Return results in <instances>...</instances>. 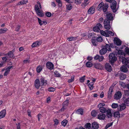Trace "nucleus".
<instances>
[{
    "instance_id": "nucleus-59",
    "label": "nucleus",
    "mask_w": 129,
    "mask_h": 129,
    "mask_svg": "<svg viewBox=\"0 0 129 129\" xmlns=\"http://www.w3.org/2000/svg\"><path fill=\"white\" fill-rule=\"evenodd\" d=\"M55 90V88L52 87H50L48 89V90L50 92H53Z\"/></svg>"
},
{
    "instance_id": "nucleus-61",
    "label": "nucleus",
    "mask_w": 129,
    "mask_h": 129,
    "mask_svg": "<svg viewBox=\"0 0 129 129\" xmlns=\"http://www.w3.org/2000/svg\"><path fill=\"white\" fill-rule=\"evenodd\" d=\"M113 123H109L107 124L105 128L106 129H107L110 127V126H112V125Z\"/></svg>"
},
{
    "instance_id": "nucleus-11",
    "label": "nucleus",
    "mask_w": 129,
    "mask_h": 129,
    "mask_svg": "<svg viewBox=\"0 0 129 129\" xmlns=\"http://www.w3.org/2000/svg\"><path fill=\"white\" fill-rule=\"evenodd\" d=\"M95 12V7L94 6H92L88 9V14H92Z\"/></svg>"
},
{
    "instance_id": "nucleus-37",
    "label": "nucleus",
    "mask_w": 129,
    "mask_h": 129,
    "mask_svg": "<svg viewBox=\"0 0 129 129\" xmlns=\"http://www.w3.org/2000/svg\"><path fill=\"white\" fill-rule=\"evenodd\" d=\"M37 14L39 16L42 17L44 16V14L40 10L37 12Z\"/></svg>"
},
{
    "instance_id": "nucleus-46",
    "label": "nucleus",
    "mask_w": 129,
    "mask_h": 129,
    "mask_svg": "<svg viewBox=\"0 0 129 129\" xmlns=\"http://www.w3.org/2000/svg\"><path fill=\"white\" fill-rule=\"evenodd\" d=\"M107 34L108 35V37L109 36H113L114 35V33L110 30H107Z\"/></svg>"
},
{
    "instance_id": "nucleus-47",
    "label": "nucleus",
    "mask_w": 129,
    "mask_h": 129,
    "mask_svg": "<svg viewBox=\"0 0 129 129\" xmlns=\"http://www.w3.org/2000/svg\"><path fill=\"white\" fill-rule=\"evenodd\" d=\"M74 76L73 75L71 77V78L68 80V82L69 83H71L73 82L74 80Z\"/></svg>"
},
{
    "instance_id": "nucleus-1",
    "label": "nucleus",
    "mask_w": 129,
    "mask_h": 129,
    "mask_svg": "<svg viewBox=\"0 0 129 129\" xmlns=\"http://www.w3.org/2000/svg\"><path fill=\"white\" fill-rule=\"evenodd\" d=\"M108 7V5L107 3L104 4L103 2H101L97 7V9L99 11L103 10L104 12L106 13Z\"/></svg>"
},
{
    "instance_id": "nucleus-30",
    "label": "nucleus",
    "mask_w": 129,
    "mask_h": 129,
    "mask_svg": "<svg viewBox=\"0 0 129 129\" xmlns=\"http://www.w3.org/2000/svg\"><path fill=\"white\" fill-rule=\"evenodd\" d=\"M41 84L43 85H46L47 84V81L45 80L43 78L41 79Z\"/></svg>"
},
{
    "instance_id": "nucleus-3",
    "label": "nucleus",
    "mask_w": 129,
    "mask_h": 129,
    "mask_svg": "<svg viewBox=\"0 0 129 129\" xmlns=\"http://www.w3.org/2000/svg\"><path fill=\"white\" fill-rule=\"evenodd\" d=\"M110 20L107 19H105L104 21V27L107 30H109L111 27L110 24Z\"/></svg>"
},
{
    "instance_id": "nucleus-41",
    "label": "nucleus",
    "mask_w": 129,
    "mask_h": 129,
    "mask_svg": "<svg viewBox=\"0 0 129 129\" xmlns=\"http://www.w3.org/2000/svg\"><path fill=\"white\" fill-rule=\"evenodd\" d=\"M94 67L95 68L99 69L101 68V66L100 64L96 63L94 64Z\"/></svg>"
},
{
    "instance_id": "nucleus-34",
    "label": "nucleus",
    "mask_w": 129,
    "mask_h": 129,
    "mask_svg": "<svg viewBox=\"0 0 129 129\" xmlns=\"http://www.w3.org/2000/svg\"><path fill=\"white\" fill-rule=\"evenodd\" d=\"M54 74L55 76L56 77H61V74L58 72V71H56L54 72Z\"/></svg>"
},
{
    "instance_id": "nucleus-20",
    "label": "nucleus",
    "mask_w": 129,
    "mask_h": 129,
    "mask_svg": "<svg viewBox=\"0 0 129 129\" xmlns=\"http://www.w3.org/2000/svg\"><path fill=\"white\" fill-rule=\"evenodd\" d=\"M106 17L107 19L109 20H112L113 19V16L111 13H108L106 15Z\"/></svg>"
},
{
    "instance_id": "nucleus-54",
    "label": "nucleus",
    "mask_w": 129,
    "mask_h": 129,
    "mask_svg": "<svg viewBox=\"0 0 129 129\" xmlns=\"http://www.w3.org/2000/svg\"><path fill=\"white\" fill-rule=\"evenodd\" d=\"M96 40L99 42H102L103 41L102 38L101 37H98L96 38Z\"/></svg>"
},
{
    "instance_id": "nucleus-28",
    "label": "nucleus",
    "mask_w": 129,
    "mask_h": 129,
    "mask_svg": "<svg viewBox=\"0 0 129 129\" xmlns=\"http://www.w3.org/2000/svg\"><path fill=\"white\" fill-rule=\"evenodd\" d=\"M119 77L120 79L123 80L125 79L126 77V75L123 73H121L119 75Z\"/></svg>"
},
{
    "instance_id": "nucleus-23",
    "label": "nucleus",
    "mask_w": 129,
    "mask_h": 129,
    "mask_svg": "<svg viewBox=\"0 0 129 129\" xmlns=\"http://www.w3.org/2000/svg\"><path fill=\"white\" fill-rule=\"evenodd\" d=\"M107 51V49L106 48L102 49L100 51V53L101 55H103L106 53Z\"/></svg>"
},
{
    "instance_id": "nucleus-14",
    "label": "nucleus",
    "mask_w": 129,
    "mask_h": 129,
    "mask_svg": "<svg viewBox=\"0 0 129 129\" xmlns=\"http://www.w3.org/2000/svg\"><path fill=\"white\" fill-rule=\"evenodd\" d=\"M12 67V66H9L6 69L5 72L4 74V76H6L9 74L10 72V69Z\"/></svg>"
},
{
    "instance_id": "nucleus-42",
    "label": "nucleus",
    "mask_w": 129,
    "mask_h": 129,
    "mask_svg": "<svg viewBox=\"0 0 129 129\" xmlns=\"http://www.w3.org/2000/svg\"><path fill=\"white\" fill-rule=\"evenodd\" d=\"M118 104L117 103H113L112 105V107L113 109H115L118 107Z\"/></svg>"
},
{
    "instance_id": "nucleus-36",
    "label": "nucleus",
    "mask_w": 129,
    "mask_h": 129,
    "mask_svg": "<svg viewBox=\"0 0 129 129\" xmlns=\"http://www.w3.org/2000/svg\"><path fill=\"white\" fill-rule=\"evenodd\" d=\"M94 84V82H91L88 84V86L90 90H92L93 89V85Z\"/></svg>"
},
{
    "instance_id": "nucleus-15",
    "label": "nucleus",
    "mask_w": 129,
    "mask_h": 129,
    "mask_svg": "<svg viewBox=\"0 0 129 129\" xmlns=\"http://www.w3.org/2000/svg\"><path fill=\"white\" fill-rule=\"evenodd\" d=\"M6 113V110H3L0 112V119H1L5 117Z\"/></svg>"
},
{
    "instance_id": "nucleus-18",
    "label": "nucleus",
    "mask_w": 129,
    "mask_h": 129,
    "mask_svg": "<svg viewBox=\"0 0 129 129\" xmlns=\"http://www.w3.org/2000/svg\"><path fill=\"white\" fill-rule=\"evenodd\" d=\"M38 5L35 6V9L36 12L40 11V9L41 8V6L39 2H37Z\"/></svg>"
},
{
    "instance_id": "nucleus-19",
    "label": "nucleus",
    "mask_w": 129,
    "mask_h": 129,
    "mask_svg": "<svg viewBox=\"0 0 129 129\" xmlns=\"http://www.w3.org/2000/svg\"><path fill=\"white\" fill-rule=\"evenodd\" d=\"M92 128L94 129H97L99 127V125L96 122H94L92 124Z\"/></svg>"
},
{
    "instance_id": "nucleus-50",
    "label": "nucleus",
    "mask_w": 129,
    "mask_h": 129,
    "mask_svg": "<svg viewBox=\"0 0 129 129\" xmlns=\"http://www.w3.org/2000/svg\"><path fill=\"white\" fill-rule=\"evenodd\" d=\"M69 104V100H66L65 101H64L63 103V106L66 107L68 106Z\"/></svg>"
},
{
    "instance_id": "nucleus-57",
    "label": "nucleus",
    "mask_w": 129,
    "mask_h": 129,
    "mask_svg": "<svg viewBox=\"0 0 129 129\" xmlns=\"http://www.w3.org/2000/svg\"><path fill=\"white\" fill-rule=\"evenodd\" d=\"M2 34L5 33L8 30V29L6 28H4V29H1Z\"/></svg>"
},
{
    "instance_id": "nucleus-7",
    "label": "nucleus",
    "mask_w": 129,
    "mask_h": 129,
    "mask_svg": "<svg viewBox=\"0 0 129 129\" xmlns=\"http://www.w3.org/2000/svg\"><path fill=\"white\" fill-rule=\"evenodd\" d=\"M122 95L121 92L120 91H118L114 95V98L116 100H118L121 98Z\"/></svg>"
},
{
    "instance_id": "nucleus-8",
    "label": "nucleus",
    "mask_w": 129,
    "mask_h": 129,
    "mask_svg": "<svg viewBox=\"0 0 129 129\" xmlns=\"http://www.w3.org/2000/svg\"><path fill=\"white\" fill-rule=\"evenodd\" d=\"M114 41L115 44L117 46H120L121 44V41L118 38L116 37L114 38Z\"/></svg>"
},
{
    "instance_id": "nucleus-64",
    "label": "nucleus",
    "mask_w": 129,
    "mask_h": 129,
    "mask_svg": "<svg viewBox=\"0 0 129 129\" xmlns=\"http://www.w3.org/2000/svg\"><path fill=\"white\" fill-rule=\"evenodd\" d=\"M46 15L47 17H50L51 16V14L50 12H48L46 13Z\"/></svg>"
},
{
    "instance_id": "nucleus-5",
    "label": "nucleus",
    "mask_w": 129,
    "mask_h": 129,
    "mask_svg": "<svg viewBox=\"0 0 129 129\" xmlns=\"http://www.w3.org/2000/svg\"><path fill=\"white\" fill-rule=\"evenodd\" d=\"M102 26L100 23H98L96 26L94 27L93 28V30L94 31L99 32L100 31L102 27Z\"/></svg>"
},
{
    "instance_id": "nucleus-38",
    "label": "nucleus",
    "mask_w": 129,
    "mask_h": 129,
    "mask_svg": "<svg viewBox=\"0 0 129 129\" xmlns=\"http://www.w3.org/2000/svg\"><path fill=\"white\" fill-rule=\"evenodd\" d=\"M42 70V66H39L37 68V71L38 73H40Z\"/></svg>"
},
{
    "instance_id": "nucleus-48",
    "label": "nucleus",
    "mask_w": 129,
    "mask_h": 129,
    "mask_svg": "<svg viewBox=\"0 0 129 129\" xmlns=\"http://www.w3.org/2000/svg\"><path fill=\"white\" fill-rule=\"evenodd\" d=\"M105 47H106L105 48H106L108 51H111V49L109 44H106L105 46Z\"/></svg>"
},
{
    "instance_id": "nucleus-44",
    "label": "nucleus",
    "mask_w": 129,
    "mask_h": 129,
    "mask_svg": "<svg viewBox=\"0 0 129 129\" xmlns=\"http://www.w3.org/2000/svg\"><path fill=\"white\" fill-rule=\"evenodd\" d=\"M76 37H71L67 38V39L68 40V41H70L75 40L76 39Z\"/></svg>"
},
{
    "instance_id": "nucleus-35",
    "label": "nucleus",
    "mask_w": 129,
    "mask_h": 129,
    "mask_svg": "<svg viewBox=\"0 0 129 129\" xmlns=\"http://www.w3.org/2000/svg\"><path fill=\"white\" fill-rule=\"evenodd\" d=\"M99 110L100 112L103 113H105L106 112L107 110V109L104 107L101 108H100Z\"/></svg>"
},
{
    "instance_id": "nucleus-26",
    "label": "nucleus",
    "mask_w": 129,
    "mask_h": 129,
    "mask_svg": "<svg viewBox=\"0 0 129 129\" xmlns=\"http://www.w3.org/2000/svg\"><path fill=\"white\" fill-rule=\"evenodd\" d=\"M107 30H106L105 31H104L103 30H100L99 32H100L101 34L105 36L106 37H108V35L107 34Z\"/></svg>"
},
{
    "instance_id": "nucleus-25",
    "label": "nucleus",
    "mask_w": 129,
    "mask_h": 129,
    "mask_svg": "<svg viewBox=\"0 0 129 129\" xmlns=\"http://www.w3.org/2000/svg\"><path fill=\"white\" fill-rule=\"evenodd\" d=\"M28 2V0H23L20 1L17 5H24L26 4Z\"/></svg>"
},
{
    "instance_id": "nucleus-56",
    "label": "nucleus",
    "mask_w": 129,
    "mask_h": 129,
    "mask_svg": "<svg viewBox=\"0 0 129 129\" xmlns=\"http://www.w3.org/2000/svg\"><path fill=\"white\" fill-rule=\"evenodd\" d=\"M85 76H83L82 77H81L80 79V82L81 83H83L84 82V81L85 80Z\"/></svg>"
},
{
    "instance_id": "nucleus-10",
    "label": "nucleus",
    "mask_w": 129,
    "mask_h": 129,
    "mask_svg": "<svg viewBox=\"0 0 129 129\" xmlns=\"http://www.w3.org/2000/svg\"><path fill=\"white\" fill-rule=\"evenodd\" d=\"M106 115L103 113H100L98 116L97 118L98 119L101 120H104L105 119Z\"/></svg>"
},
{
    "instance_id": "nucleus-9",
    "label": "nucleus",
    "mask_w": 129,
    "mask_h": 129,
    "mask_svg": "<svg viewBox=\"0 0 129 129\" xmlns=\"http://www.w3.org/2000/svg\"><path fill=\"white\" fill-rule=\"evenodd\" d=\"M47 68L50 70H52L54 68V65L53 64L50 62H47L46 64Z\"/></svg>"
},
{
    "instance_id": "nucleus-62",
    "label": "nucleus",
    "mask_w": 129,
    "mask_h": 129,
    "mask_svg": "<svg viewBox=\"0 0 129 129\" xmlns=\"http://www.w3.org/2000/svg\"><path fill=\"white\" fill-rule=\"evenodd\" d=\"M125 52L129 55V48L128 47H126L124 49Z\"/></svg>"
},
{
    "instance_id": "nucleus-31",
    "label": "nucleus",
    "mask_w": 129,
    "mask_h": 129,
    "mask_svg": "<svg viewBox=\"0 0 129 129\" xmlns=\"http://www.w3.org/2000/svg\"><path fill=\"white\" fill-rule=\"evenodd\" d=\"M88 1H86L85 0H84V2L81 4L82 7L83 8H84L87 6L89 4V3H87Z\"/></svg>"
},
{
    "instance_id": "nucleus-13",
    "label": "nucleus",
    "mask_w": 129,
    "mask_h": 129,
    "mask_svg": "<svg viewBox=\"0 0 129 129\" xmlns=\"http://www.w3.org/2000/svg\"><path fill=\"white\" fill-rule=\"evenodd\" d=\"M40 83L39 80V79H36L35 82V87L37 89H38L40 86Z\"/></svg>"
},
{
    "instance_id": "nucleus-51",
    "label": "nucleus",
    "mask_w": 129,
    "mask_h": 129,
    "mask_svg": "<svg viewBox=\"0 0 129 129\" xmlns=\"http://www.w3.org/2000/svg\"><path fill=\"white\" fill-rule=\"evenodd\" d=\"M7 58L6 57H4L2 58L3 61H2L3 63L5 64L7 60Z\"/></svg>"
},
{
    "instance_id": "nucleus-12",
    "label": "nucleus",
    "mask_w": 129,
    "mask_h": 129,
    "mask_svg": "<svg viewBox=\"0 0 129 129\" xmlns=\"http://www.w3.org/2000/svg\"><path fill=\"white\" fill-rule=\"evenodd\" d=\"M105 68L109 72H110L112 70V67L109 63H106L105 65Z\"/></svg>"
},
{
    "instance_id": "nucleus-6",
    "label": "nucleus",
    "mask_w": 129,
    "mask_h": 129,
    "mask_svg": "<svg viewBox=\"0 0 129 129\" xmlns=\"http://www.w3.org/2000/svg\"><path fill=\"white\" fill-rule=\"evenodd\" d=\"M109 60L111 63H114L116 60V57L113 53H112L110 54L109 56Z\"/></svg>"
},
{
    "instance_id": "nucleus-58",
    "label": "nucleus",
    "mask_w": 129,
    "mask_h": 129,
    "mask_svg": "<svg viewBox=\"0 0 129 129\" xmlns=\"http://www.w3.org/2000/svg\"><path fill=\"white\" fill-rule=\"evenodd\" d=\"M97 113L95 110H93L91 112V115L93 116H95L96 115Z\"/></svg>"
},
{
    "instance_id": "nucleus-22",
    "label": "nucleus",
    "mask_w": 129,
    "mask_h": 129,
    "mask_svg": "<svg viewBox=\"0 0 129 129\" xmlns=\"http://www.w3.org/2000/svg\"><path fill=\"white\" fill-rule=\"evenodd\" d=\"M126 105L124 103L122 104L121 105H119V107L120 108L118 109V110L120 111H122L124 109L126 108Z\"/></svg>"
},
{
    "instance_id": "nucleus-52",
    "label": "nucleus",
    "mask_w": 129,
    "mask_h": 129,
    "mask_svg": "<svg viewBox=\"0 0 129 129\" xmlns=\"http://www.w3.org/2000/svg\"><path fill=\"white\" fill-rule=\"evenodd\" d=\"M105 106V104L103 103H100L98 105V107L99 108V109L101 108L104 107V106Z\"/></svg>"
},
{
    "instance_id": "nucleus-2",
    "label": "nucleus",
    "mask_w": 129,
    "mask_h": 129,
    "mask_svg": "<svg viewBox=\"0 0 129 129\" xmlns=\"http://www.w3.org/2000/svg\"><path fill=\"white\" fill-rule=\"evenodd\" d=\"M119 60L121 61L123 64L127 66L129 68V58H127V59H126L124 57L120 56Z\"/></svg>"
},
{
    "instance_id": "nucleus-16",
    "label": "nucleus",
    "mask_w": 129,
    "mask_h": 129,
    "mask_svg": "<svg viewBox=\"0 0 129 129\" xmlns=\"http://www.w3.org/2000/svg\"><path fill=\"white\" fill-rule=\"evenodd\" d=\"M106 116L108 118H111L113 115H112L111 110L110 109H108L106 111Z\"/></svg>"
},
{
    "instance_id": "nucleus-17",
    "label": "nucleus",
    "mask_w": 129,
    "mask_h": 129,
    "mask_svg": "<svg viewBox=\"0 0 129 129\" xmlns=\"http://www.w3.org/2000/svg\"><path fill=\"white\" fill-rule=\"evenodd\" d=\"M7 55L9 56V58L14 57V55L13 52L11 51H9L7 54H5V56H7Z\"/></svg>"
},
{
    "instance_id": "nucleus-39",
    "label": "nucleus",
    "mask_w": 129,
    "mask_h": 129,
    "mask_svg": "<svg viewBox=\"0 0 129 129\" xmlns=\"http://www.w3.org/2000/svg\"><path fill=\"white\" fill-rule=\"evenodd\" d=\"M77 113L82 115L83 114V110L82 109H80L78 110L76 112Z\"/></svg>"
},
{
    "instance_id": "nucleus-24",
    "label": "nucleus",
    "mask_w": 129,
    "mask_h": 129,
    "mask_svg": "<svg viewBox=\"0 0 129 129\" xmlns=\"http://www.w3.org/2000/svg\"><path fill=\"white\" fill-rule=\"evenodd\" d=\"M120 69L121 71L123 72H126L128 71V69L126 66H123Z\"/></svg>"
},
{
    "instance_id": "nucleus-60",
    "label": "nucleus",
    "mask_w": 129,
    "mask_h": 129,
    "mask_svg": "<svg viewBox=\"0 0 129 129\" xmlns=\"http://www.w3.org/2000/svg\"><path fill=\"white\" fill-rule=\"evenodd\" d=\"M113 87L111 86L110 87L109 90L108 91V93H112L113 91Z\"/></svg>"
},
{
    "instance_id": "nucleus-27",
    "label": "nucleus",
    "mask_w": 129,
    "mask_h": 129,
    "mask_svg": "<svg viewBox=\"0 0 129 129\" xmlns=\"http://www.w3.org/2000/svg\"><path fill=\"white\" fill-rule=\"evenodd\" d=\"M124 103L127 106H129V98H124L123 99Z\"/></svg>"
},
{
    "instance_id": "nucleus-43",
    "label": "nucleus",
    "mask_w": 129,
    "mask_h": 129,
    "mask_svg": "<svg viewBox=\"0 0 129 129\" xmlns=\"http://www.w3.org/2000/svg\"><path fill=\"white\" fill-rule=\"evenodd\" d=\"M68 122V120H64L61 123V124L64 126H65L66 125Z\"/></svg>"
},
{
    "instance_id": "nucleus-33",
    "label": "nucleus",
    "mask_w": 129,
    "mask_h": 129,
    "mask_svg": "<svg viewBox=\"0 0 129 129\" xmlns=\"http://www.w3.org/2000/svg\"><path fill=\"white\" fill-rule=\"evenodd\" d=\"M117 54L119 55H120L119 57H119L121 56L123 57L122 55L124 54V53L123 52L120 50L119 49L117 51Z\"/></svg>"
},
{
    "instance_id": "nucleus-4",
    "label": "nucleus",
    "mask_w": 129,
    "mask_h": 129,
    "mask_svg": "<svg viewBox=\"0 0 129 129\" xmlns=\"http://www.w3.org/2000/svg\"><path fill=\"white\" fill-rule=\"evenodd\" d=\"M111 8L113 12L115 13L117 10V9L116 8V6L117 5L116 2L115 0H114L113 1L111 2Z\"/></svg>"
},
{
    "instance_id": "nucleus-55",
    "label": "nucleus",
    "mask_w": 129,
    "mask_h": 129,
    "mask_svg": "<svg viewBox=\"0 0 129 129\" xmlns=\"http://www.w3.org/2000/svg\"><path fill=\"white\" fill-rule=\"evenodd\" d=\"M83 0H75V3L77 4H79L81 3Z\"/></svg>"
},
{
    "instance_id": "nucleus-32",
    "label": "nucleus",
    "mask_w": 129,
    "mask_h": 129,
    "mask_svg": "<svg viewBox=\"0 0 129 129\" xmlns=\"http://www.w3.org/2000/svg\"><path fill=\"white\" fill-rule=\"evenodd\" d=\"M39 23L40 25H42L43 24L46 25L47 23L46 21H42L39 18H38Z\"/></svg>"
},
{
    "instance_id": "nucleus-63",
    "label": "nucleus",
    "mask_w": 129,
    "mask_h": 129,
    "mask_svg": "<svg viewBox=\"0 0 129 129\" xmlns=\"http://www.w3.org/2000/svg\"><path fill=\"white\" fill-rule=\"evenodd\" d=\"M104 59V57L103 56H100L98 60L99 61H101L103 60Z\"/></svg>"
},
{
    "instance_id": "nucleus-21",
    "label": "nucleus",
    "mask_w": 129,
    "mask_h": 129,
    "mask_svg": "<svg viewBox=\"0 0 129 129\" xmlns=\"http://www.w3.org/2000/svg\"><path fill=\"white\" fill-rule=\"evenodd\" d=\"M40 45L41 43L40 42L37 41L33 43L31 45V47L33 48L39 46Z\"/></svg>"
},
{
    "instance_id": "nucleus-29",
    "label": "nucleus",
    "mask_w": 129,
    "mask_h": 129,
    "mask_svg": "<svg viewBox=\"0 0 129 129\" xmlns=\"http://www.w3.org/2000/svg\"><path fill=\"white\" fill-rule=\"evenodd\" d=\"M115 118H118L120 116V114L119 112L118 111H116L113 114Z\"/></svg>"
},
{
    "instance_id": "nucleus-45",
    "label": "nucleus",
    "mask_w": 129,
    "mask_h": 129,
    "mask_svg": "<svg viewBox=\"0 0 129 129\" xmlns=\"http://www.w3.org/2000/svg\"><path fill=\"white\" fill-rule=\"evenodd\" d=\"M66 9L68 10H71L72 8V5L71 4H68L66 5Z\"/></svg>"
},
{
    "instance_id": "nucleus-49",
    "label": "nucleus",
    "mask_w": 129,
    "mask_h": 129,
    "mask_svg": "<svg viewBox=\"0 0 129 129\" xmlns=\"http://www.w3.org/2000/svg\"><path fill=\"white\" fill-rule=\"evenodd\" d=\"M120 85L123 88L126 87V84L122 82H119Z\"/></svg>"
},
{
    "instance_id": "nucleus-53",
    "label": "nucleus",
    "mask_w": 129,
    "mask_h": 129,
    "mask_svg": "<svg viewBox=\"0 0 129 129\" xmlns=\"http://www.w3.org/2000/svg\"><path fill=\"white\" fill-rule=\"evenodd\" d=\"M84 127L86 128L91 127V124L90 123H87L84 126Z\"/></svg>"
},
{
    "instance_id": "nucleus-40",
    "label": "nucleus",
    "mask_w": 129,
    "mask_h": 129,
    "mask_svg": "<svg viewBox=\"0 0 129 129\" xmlns=\"http://www.w3.org/2000/svg\"><path fill=\"white\" fill-rule=\"evenodd\" d=\"M86 65L87 67L90 68L92 66L93 64L91 62L88 61L86 63Z\"/></svg>"
}]
</instances>
